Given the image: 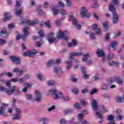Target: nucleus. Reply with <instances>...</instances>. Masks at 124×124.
Instances as JSON below:
<instances>
[{
	"label": "nucleus",
	"instance_id": "nucleus-1",
	"mask_svg": "<svg viewBox=\"0 0 124 124\" xmlns=\"http://www.w3.org/2000/svg\"><path fill=\"white\" fill-rule=\"evenodd\" d=\"M80 56H83V58L82 59V62H87V60L90 57V54L87 53V54H84L83 52H72L70 53L69 56V60L66 62L67 64V69H70L72 66V60H74V57H80Z\"/></svg>",
	"mask_w": 124,
	"mask_h": 124
},
{
	"label": "nucleus",
	"instance_id": "nucleus-2",
	"mask_svg": "<svg viewBox=\"0 0 124 124\" xmlns=\"http://www.w3.org/2000/svg\"><path fill=\"white\" fill-rule=\"evenodd\" d=\"M68 34V31H62V30H59L57 33V37H54V33L51 32L50 34H49L47 35V37L48 38V42L49 43H57L58 41H59V39L58 38H62L66 41L68 40V37H65V35Z\"/></svg>",
	"mask_w": 124,
	"mask_h": 124
},
{
	"label": "nucleus",
	"instance_id": "nucleus-3",
	"mask_svg": "<svg viewBox=\"0 0 124 124\" xmlns=\"http://www.w3.org/2000/svg\"><path fill=\"white\" fill-rule=\"evenodd\" d=\"M48 94L53 95L54 99L57 100L60 98H63L64 101H68L70 99L68 97H63L62 93V92L57 91L55 88L49 90L48 92Z\"/></svg>",
	"mask_w": 124,
	"mask_h": 124
},
{
	"label": "nucleus",
	"instance_id": "nucleus-4",
	"mask_svg": "<svg viewBox=\"0 0 124 124\" xmlns=\"http://www.w3.org/2000/svg\"><path fill=\"white\" fill-rule=\"evenodd\" d=\"M109 10L113 13V22L114 24H116L119 21V15L116 12V8L114 6V4H109Z\"/></svg>",
	"mask_w": 124,
	"mask_h": 124
},
{
	"label": "nucleus",
	"instance_id": "nucleus-5",
	"mask_svg": "<svg viewBox=\"0 0 124 124\" xmlns=\"http://www.w3.org/2000/svg\"><path fill=\"white\" fill-rule=\"evenodd\" d=\"M0 91H1V92H6V93L8 94V95H10L14 93V92H15V91H16L17 93V95L20 94V91L17 90V87L16 86H13L12 89L11 90H7V89H6V88L4 87H0Z\"/></svg>",
	"mask_w": 124,
	"mask_h": 124
},
{
	"label": "nucleus",
	"instance_id": "nucleus-6",
	"mask_svg": "<svg viewBox=\"0 0 124 124\" xmlns=\"http://www.w3.org/2000/svg\"><path fill=\"white\" fill-rule=\"evenodd\" d=\"M29 28H26L23 29L24 36L21 35L19 32H17V36L16 37V40H20V38H22V40H25L28 35H29V32L28 31Z\"/></svg>",
	"mask_w": 124,
	"mask_h": 124
},
{
	"label": "nucleus",
	"instance_id": "nucleus-7",
	"mask_svg": "<svg viewBox=\"0 0 124 124\" xmlns=\"http://www.w3.org/2000/svg\"><path fill=\"white\" fill-rule=\"evenodd\" d=\"M114 81H116V82H117V83L119 85H122V84H123V79H122V78H120L119 77H115L113 78H109L108 80V85H111V84H112Z\"/></svg>",
	"mask_w": 124,
	"mask_h": 124
},
{
	"label": "nucleus",
	"instance_id": "nucleus-8",
	"mask_svg": "<svg viewBox=\"0 0 124 124\" xmlns=\"http://www.w3.org/2000/svg\"><path fill=\"white\" fill-rule=\"evenodd\" d=\"M69 19H70V21H72L73 25H74V26H76V28L77 29L80 30V29H81V25H77V24H78V22L77 21L76 19H75V18H74V16H73V14H71L70 15Z\"/></svg>",
	"mask_w": 124,
	"mask_h": 124
},
{
	"label": "nucleus",
	"instance_id": "nucleus-9",
	"mask_svg": "<svg viewBox=\"0 0 124 124\" xmlns=\"http://www.w3.org/2000/svg\"><path fill=\"white\" fill-rule=\"evenodd\" d=\"M37 52L38 51L35 49H33L32 51L28 50L26 52L23 53L22 55L24 57H32V56H33V55L37 54Z\"/></svg>",
	"mask_w": 124,
	"mask_h": 124
},
{
	"label": "nucleus",
	"instance_id": "nucleus-10",
	"mask_svg": "<svg viewBox=\"0 0 124 124\" xmlns=\"http://www.w3.org/2000/svg\"><path fill=\"white\" fill-rule=\"evenodd\" d=\"M80 14L83 17H85V16L87 17V18L91 17V14L88 12V10L85 7H83L81 9Z\"/></svg>",
	"mask_w": 124,
	"mask_h": 124
},
{
	"label": "nucleus",
	"instance_id": "nucleus-11",
	"mask_svg": "<svg viewBox=\"0 0 124 124\" xmlns=\"http://www.w3.org/2000/svg\"><path fill=\"white\" fill-rule=\"evenodd\" d=\"M35 98L34 100L37 102H40L42 100V94L38 90H36L35 92Z\"/></svg>",
	"mask_w": 124,
	"mask_h": 124
},
{
	"label": "nucleus",
	"instance_id": "nucleus-12",
	"mask_svg": "<svg viewBox=\"0 0 124 124\" xmlns=\"http://www.w3.org/2000/svg\"><path fill=\"white\" fill-rule=\"evenodd\" d=\"M21 24H25V23H26L28 25H35L38 23V20L37 19H35L32 21H31L30 20L25 21V19H24V18H21Z\"/></svg>",
	"mask_w": 124,
	"mask_h": 124
},
{
	"label": "nucleus",
	"instance_id": "nucleus-13",
	"mask_svg": "<svg viewBox=\"0 0 124 124\" xmlns=\"http://www.w3.org/2000/svg\"><path fill=\"white\" fill-rule=\"evenodd\" d=\"M92 107L93 111H95V112L97 111L98 106L97 105V101H96V100H93V102L92 103Z\"/></svg>",
	"mask_w": 124,
	"mask_h": 124
},
{
	"label": "nucleus",
	"instance_id": "nucleus-14",
	"mask_svg": "<svg viewBox=\"0 0 124 124\" xmlns=\"http://www.w3.org/2000/svg\"><path fill=\"white\" fill-rule=\"evenodd\" d=\"M13 72L14 73H17V75L18 76H21L24 73V70H20L19 68H16L13 69Z\"/></svg>",
	"mask_w": 124,
	"mask_h": 124
},
{
	"label": "nucleus",
	"instance_id": "nucleus-15",
	"mask_svg": "<svg viewBox=\"0 0 124 124\" xmlns=\"http://www.w3.org/2000/svg\"><path fill=\"white\" fill-rule=\"evenodd\" d=\"M10 59L15 63L16 64L20 63V58L16 56H11Z\"/></svg>",
	"mask_w": 124,
	"mask_h": 124
},
{
	"label": "nucleus",
	"instance_id": "nucleus-16",
	"mask_svg": "<svg viewBox=\"0 0 124 124\" xmlns=\"http://www.w3.org/2000/svg\"><path fill=\"white\" fill-rule=\"evenodd\" d=\"M57 6L56 5H52L51 6V9L53 11V15L54 16L59 14V10L57 9Z\"/></svg>",
	"mask_w": 124,
	"mask_h": 124
},
{
	"label": "nucleus",
	"instance_id": "nucleus-17",
	"mask_svg": "<svg viewBox=\"0 0 124 124\" xmlns=\"http://www.w3.org/2000/svg\"><path fill=\"white\" fill-rule=\"evenodd\" d=\"M5 110V107H1L0 108V115L2 116L3 117H7L8 114L5 112L4 111Z\"/></svg>",
	"mask_w": 124,
	"mask_h": 124
},
{
	"label": "nucleus",
	"instance_id": "nucleus-18",
	"mask_svg": "<svg viewBox=\"0 0 124 124\" xmlns=\"http://www.w3.org/2000/svg\"><path fill=\"white\" fill-rule=\"evenodd\" d=\"M109 123L108 124H116L115 123V120H114V116L113 115H109L107 118Z\"/></svg>",
	"mask_w": 124,
	"mask_h": 124
},
{
	"label": "nucleus",
	"instance_id": "nucleus-19",
	"mask_svg": "<svg viewBox=\"0 0 124 124\" xmlns=\"http://www.w3.org/2000/svg\"><path fill=\"white\" fill-rule=\"evenodd\" d=\"M96 53L98 57H102L103 58H105V53L103 50L101 49H98Z\"/></svg>",
	"mask_w": 124,
	"mask_h": 124
},
{
	"label": "nucleus",
	"instance_id": "nucleus-20",
	"mask_svg": "<svg viewBox=\"0 0 124 124\" xmlns=\"http://www.w3.org/2000/svg\"><path fill=\"white\" fill-rule=\"evenodd\" d=\"M11 18H12V16H10V14L8 13H5L4 14V18L3 19V22H6L8 21Z\"/></svg>",
	"mask_w": 124,
	"mask_h": 124
},
{
	"label": "nucleus",
	"instance_id": "nucleus-21",
	"mask_svg": "<svg viewBox=\"0 0 124 124\" xmlns=\"http://www.w3.org/2000/svg\"><path fill=\"white\" fill-rule=\"evenodd\" d=\"M77 45V41L75 39H73L72 43H70L68 44V47H74Z\"/></svg>",
	"mask_w": 124,
	"mask_h": 124
},
{
	"label": "nucleus",
	"instance_id": "nucleus-22",
	"mask_svg": "<svg viewBox=\"0 0 124 124\" xmlns=\"http://www.w3.org/2000/svg\"><path fill=\"white\" fill-rule=\"evenodd\" d=\"M16 15H17V16H19L22 14V13L23 12V9H16L15 11Z\"/></svg>",
	"mask_w": 124,
	"mask_h": 124
},
{
	"label": "nucleus",
	"instance_id": "nucleus-23",
	"mask_svg": "<svg viewBox=\"0 0 124 124\" xmlns=\"http://www.w3.org/2000/svg\"><path fill=\"white\" fill-rule=\"evenodd\" d=\"M0 35L1 36H2V37H6L8 35L6 30H2L0 31Z\"/></svg>",
	"mask_w": 124,
	"mask_h": 124
},
{
	"label": "nucleus",
	"instance_id": "nucleus-24",
	"mask_svg": "<svg viewBox=\"0 0 124 124\" xmlns=\"http://www.w3.org/2000/svg\"><path fill=\"white\" fill-rule=\"evenodd\" d=\"M109 66H112V65H115V66H118L119 65V63L117 62L112 61V62H108Z\"/></svg>",
	"mask_w": 124,
	"mask_h": 124
},
{
	"label": "nucleus",
	"instance_id": "nucleus-25",
	"mask_svg": "<svg viewBox=\"0 0 124 124\" xmlns=\"http://www.w3.org/2000/svg\"><path fill=\"white\" fill-rule=\"evenodd\" d=\"M36 11H37L38 13H39L40 15H42V14H43V11L41 10L40 5H38Z\"/></svg>",
	"mask_w": 124,
	"mask_h": 124
},
{
	"label": "nucleus",
	"instance_id": "nucleus-26",
	"mask_svg": "<svg viewBox=\"0 0 124 124\" xmlns=\"http://www.w3.org/2000/svg\"><path fill=\"white\" fill-rule=\"evenodd\" d=\"M4 75H7V76H8V77H12V74H11V73H10V72H8L7 73H6L5 72H3L0 75V76L1 77L4 76Z\"/></svg>",
	"mask_w": 124,
	"mask_h": 124
},
{
	"label": "nucleus",
	"instance_id": "nucleus-27",
	"mask_svg": "<svg viewBox=\"0 0 124 124\" xmlns=\"http://www.w3.org/2000/svg\"><path fill=\"white\" fill-rule=\"evenodd\" d=\"M13 120H20L21 119V114H17L16 113L13 118Z\"/></svg>",
	"mask_w": 124,
	"mask_h": 124
},
{
	"label": "nucleus",
	"instance_id": "nucleus-28",
	"mask_svg": "<svg viewBox=\"0 0 124 124\" xmlns=\"http://www.w3.org/2000/svg\"><path fill=\"white\" fill-rule=\"evenodd\" d=\"M115 57V54L114 53H110L108 56L107 60L108 61H110V60H112L113 58Z\"/></svg>",
	"mask_w": 124,
	"mask_h": 124
},
{
	"label": "nucleus",
	"instance_id": "nucleus-29",
	"mask_svg": "<svg viewBox=\"0 0 124 124\" xmlns=\"http://www.w3.org/2000/svg\"><path fill=\"white\" fill-rule=\"evenodd\" d=\"M96 116L99 118V119H103V115L100 111H97L95 113Z\"/></svg>",
	"mask_w": 124,
	"mask_h": 124
},
{
	"label": "nucleus",
	"instance_id": "nucleus-30",
	"mask_svg": "<svg viewBox=\"0 0 124 124\" xmlns=\"http://www.w3.org/2000/svg\"><path fill=\"white\" fill-rule=\"evenodd\" d=\"M38 34L40 37H44V31L42 29L38 31Z\"/></svg>",
	"mask_w": 124,
	"mask_h": 124
},
{
	"label": "nucleus",
	"instance_id": "nucleus-31",
	"mask_svg": "<svg viewBox=\"0 0 124 124\" xmlns=\"http://www.w3.org/2000/svg\"><path fill=\"white\" fill-rule=\"evenodd\" d=\"M118 45V42H112L111 43V44L110 45V46L112 47V48H114V49H116L115 47Z\"/></svg>",
	"mask_w": 124,
	"mask_h": 124
},
{
	"label": "nucleus",
	"instance_id": "nucleus-32",
	"mask_svg": "<svg viewBox=\"0 0 124 124\" xmlns=\"http://www.w3.org/2000/svg\"><path fill=\"white\" fill-rule=\"evenodd\" d=\"M60 13L62 16H65V15H67V12L64 9L60 10Z\"/></svg>",
	"mask_w": 124,
	"mask_h": 124
},
{
	"label": "nucleus",
	"instance_id": "nucleus-33",
	"mask_svg": "<svg viewBox=\"0 0 124 124\" xmlns=\"http://www.w3.org/2000/svg\"><path fill=\"white\" fill-rule=\"evenodd\" d=\"M53 64H54V61H53V60L48 61L46 63L47 67H50V66Z\"/></svg>",
	"mask_w": 124,
	"mask_h": 124
},
{
	"label": "nucleus",
	"instance_id": "nucleus-34",
	"mask_svg": "<svg viewBox=\"0 0 124 124\" xmlns=\"http://www.w3.org/2000/svg\"><path fill=\"white\" fill-rule=\"evenodd\" d=\"M97 0H94V4L92 5V7H93V8H96V7H98V5L97 4V3H96ZM104 1H107V0H104Z\"/></svg>",
	"mask_w": 124,
	"mask_h": 124
},
{
	"label": "nucleus",
	"instance_id": "nucleus-35",
	"mask_svg": "<svg viewBox=\"0 0 124 124\" xmlns=\"http://www.w3.org/2000/svg\"><path fill=\"white\" fill-rule=\"evenodd\" d=\"M37 77L39 80H40V81H44V78H43V76H42V75L39 74L37 75Z\"/></svg>",
	"mask_w": 124,
	"mask_h": 124
},
{
	"label": "nucleus",
	"instance_id": "nucleus-36",
	"mask_svg": "<svg viewBox=\"0 0 124 124\" xmlns=\"http://www.w3.org/2000/svg\"><path fill=\"white\" fill-rule=\"evenodd\" d=\"M56 84V82L54 80H49L47 82V85L48 86H53Z\"/></svg>",
	"mask_w": 124,
	"mask_h": 124
},
{
	"label": "nucleus",
	"instance_id": "nucleus-37",
	"mask_svg": "<svg viewBox=\"0 0 124 124\" xmlns=\"http://www.w3.org/2000/svg\"><path fill=\"white\" fill-rule=\"evenodd\" d=\"M103 29L105 31L108 30V24L107 23H104L103 24Z\"/></svg>",
	"mask_w": 124,
	"mask_h": 124
},
{
	"label": "nucleus",
	"instance_id": "nucleus-38",
	"mask_svg": "<svg viewBox=\"0 0 124 124\" xmlns=\"http://www.w3.org/2000/svg\"><path fill=\"white\" fill-rule=\"evenodd\" d=\"M72 93H75V94H77V93H79V91L78 90V89L76 88H73L72 89Z\"/></svg>",
	"mask_w": 124,
	"mask_h": 124
},
{
	"label": "nucleus",
	"instance_id": "nucleus-39",
	"mask_svg": "<svg viewBox=\"0 0 124 124\" xmlns=\"http://www.w3.org/2000/svg\"><path fill=\"white\" fill-rule=\"evenodd\" d=\"M100 75H99L98 73H96L95 74V76L94 77V81H98L99 80L100 78Z\"/></svg>",
	"mask_w": 124,
	"mask_h": 124
},
{
	"label": "nucleus",
	"instance_id": "nucleus-40",
	"mask_svg": "<svg viewBox=\"0 0 124 124\" xmlns=\"http://www.w3.org/2000/svg\"><path fill=\"white\" fill-rule=\"evenodd\" d=\"M73 112V109H66L64 110V114H70V113H72Z\"/></svg>",
	"mask_w": 124,
	"mask_h": 124
},
{
	"label": "nucleus",
	"instance_id": "nucleus-41",
	"mask_svg": "<svg viewBox=\"0 0 124 124\" xmlns=\"http://www.w3.org/2000/svg\"><path fill=\"white\" fill-rule=\"evenodd\" d=\"M71 80L72 82H77V78H75V75H72L71 77Z\"/></svg>",
	"mask_w": 124,
	"mask_h": 124
},
{
	"label": "nucleus",
	"instance_id": "nucleus-42",
	"mask_svg": "<svg viewBox=\"0 0 124 124\" xmlns=\"http://www.w3.org/2000/svg\"><path fill=\"white\" fill-rule=\"evenodd\" d=\"M119 35H121V31H117L114 34V38H117Z\"/></svg>",
	"mask_w": 124,
	"mask_h": 124
},
{
	"label": "nucleus",
	"instance_id": "nucleus-43",
	"mask_svg": "<svg viewBox=\"0 0 124 124\" xmlns=\"http://www.w3.org/2000/svg\"><path fill=\"white\" fill-rule=\"evenodd\" d=\"M90 37L91 39L94 40L95 39V34L94 33L92 32L90 35Z\"/></svg>",
	"mask_w": 124,
	"mask_h": 124
},
{
	"label": "nucleus",
	"instance_id": "nucleus-44",
	"mask_svg": "<svg viewBox=\"0 0 124 124\" xmlns=\"http://www.w3.org/2000/svg\"><path fill=\"white\" fill-rule=\"evenodd\" d=\"M58 5L60 7H64L65 4L64 2L60 1L58 2Z\"/></svg>",
	"mask_w": 124,
	"mask_h": 124
},
{
	"label": "nucleus",
	"instance_id": "nucleus-45",
	"mask_svg": "<svg viewBox=\"0 0 124 124\" xmlns=\"http://www.w3.org/2000/svg\"><path fill=\"white\" fill-rule=\"evenodd\" d=\"M74 107L75 108H76V109H77V110H79V109H80V108H81V107L80 106V105H79L78 103H76L75 105H74Z\"/></svg>",
	"mask_w": 124,
	"mask_h": 124
},
{
	"label": "nucleus",
	"instance_id": "nucleus-46",
	"mask_svg": "<svg viewBox=\"0 0 124 124\" xmlns=\"http://www.w3.org/2000/svg\"><path fill=\"white\" fill-rule=\"evenodd\" d=\"M72 124H89V122H88V121H83L82 122H80L79 124H78V123H74Z\"/></svg>",
	"mask_w": 124,
	"mask_h": 124
},
{
	"label": "nucleus",
	"instance_id": "nucleus-47",
	"mask_svg": "<svg viewBox=\"0 0 124 124\" xmlns=\"http://www.w3.org/2000/svg\"><path fill=\"white\" fill-rule=\"evenodd\" d=\"M117 102H124V98L121 97H118L117 98Z\"/></svg>",
	"mask_w": 124,
	"mask_h": 124
},
{
	"label": "nucleus",
	"instance_id": "nucleus-48",
	"mask_svg": "<svg viewBox=\"0 0 124 124\" xmlns=\"http://www.w3.org/2000/svg\"><path fill=\"white\" fill-rule=\"evenodd\" d=\"M11 82H14V83H16V82H18L19 78H13L10 80Z\"/></svg>",
	"mask_w": 124,
	"mask_h": 124
},
{
	"label": "nucleus",
	"instance_id": "nucleus-49",
	"mask_svg": "<svg viewBox=\"0 0 124 124\" xmlns=\"http://www.w3.org/2000/svg\"><path fill=\"white\" fill-rule=\"evenodd\" d=\"M66 3L67 7H71V1H70L69 0H67Z\"/></svg>",
	"mask_w": 124,
	"mask_h": 124
},
{
	"label": "nucleus",
	"instance_id": "nucleus-50",
	"mask_svg": "<svg viewBox=\"0 0 124 124\" xmlns=\"http://www.w3.org/2000/svg\"><path fill=\"white\" fill-rule=\"evenodd\" d=\"M78 118L79 120H82V119H83V118H84V115H83L82 113H80V114H78Z\"/></svg>",
	"mask_w": 124,
	"mask_h": 124
},
{
	"label": "nucleus",
	"instance_id": "nucleus-51",
	"mask_svg": "<svg viewBox=\"0 0 124 124\" xmlns=\"http://www.w3.org/2000/svg\"><path fill=\"white\" fill-rule=\"evenodd\" d=\"M80 104L81 105H83V106H87V105L88 104V103H87V102L81 100L80 101Z\"/></svg>",
	"mask_w": 124,
	"mask_h": 124
},
{
	"label": "nucleus",
	"instance_id": "nucleus-52",
	"mask_svg": "<svg viewBox=\"0 0 124 124\" xmlns=\"http://www.w3.org/2000/svg\"><path fill=\"white\" fill-rule=\"evenodd\" d=\"M95 31L96 34H100V33H101V30H100V29L99 28H98L96 30H95Z\"/></svg>",
	"mask_w": 124,
	"mask_h": 124
},
{
	"label": "nucleus",
	"instance_id": "nucleus-53",
	"mask_svg": "<svg viewBox=\"0 0 124 124\" xmlns=\"http://www.w3.org/2000/svg\"><path fill=\"white\" fill-rule=\"evenodd\" d=\"M60 70H62V68H61L60 67H56L54 68V71L56 73H57V72H59Z\"/></svg>",
	"mask_w": 124,
	"mask_h": 124
},
{
	"label": "nucleus",
	"instance_id": "nucleus-54",
	"mask_svg": "<svg viewBox=\"0 0 124 124\" xmlns=\"http://www.w3.org/2000/svg\"><path fill=\"white\" fill-rule=\"evenodd\" d=\"M45 25L46 26V28H48V29H50L51 27V26L50 25V22L49 21H46L45 22Z\"/></svg>",
	"mask_w": 124,
	"mask_h": 124
},
{
	"label": "nucleus",
	"instance_id": "nucleus-55",
	"mask_svg": "<svg viewBox=\"0 0 124 124\" xmlns=\"http://www.w3.org/2000/svg\"><path fill=\"white\" fill-rule=\"evenodd\" d=\"M18 82L20 83V84H23L25 83V78H22L20 79H18Z\"/></svg>",
	"mask_w": 124,
	"mask_h": 124
},
{
	"label": "nucleus",
	"instance_id": "nucleus-56",
	"mask_svg": "<svg viewBox=\"0 0 124 124\" xmlns=\"http://www.w3.org/2000/svg\"><path fill=\"white\" fill-rule=\"evenodd\" d=\"M16 114L21 115V109L16 108Z\"/></svg>",
	"mask_w": 124,
	"mask_h": 124
},
{
	"label": "nucleus",
	"instance_id": "nucleus-57",
	"mask_svg": "<svg viewBox=\"0 0 124 124\" xmlns=\"http://www.w3.org/2000/svg\"><path fill=\"white\" fill-rule=\"evenodd\" d=\"M21 1H16V7H20V5L21 4Z\"/></svg>",
	"mask_w": 124,
	"mask_h": 124
},
{
	"label": "nucleus",
	"instance_id": "nucleus-58",
	"mask_svg": "<svg viewBox=\"0 0 124 124\" xmlns=\"http://www.w3.org/2000/svg\"><path fill=\"white\" fill-rule=\"evenodd\" d=\"M26 98L28 100H31V95L29 94H26Z\"/></svg>",
	"mask_w": 124,
	"mask_h": 124
},
{
	"label": "nucleus",
	"instance_id": "nucleus-59",
	"mask_svg": "<svg viewBox=\"0 0 124 124\" xmlns=\"http://www.w3.org/2000/svg\"><path fill=\"white\" fill-rule=\"evenodd\" d=\"M81 71L84 74H86L87 73V71L86 70V68L82 67L81 68Z\"/></svg>",
	"mask_w": 124,
	"mask_h": 124
},
{
	"label": "nucleus",
	"instance_id": "nucleus-60",
	"mask_svg": "<svg viewBox=\"0 0 124 124\" xmlns=\"http://www.w3.org/2000/svg\"><path fill=\"white\" fill-rule=\"evenodd\" d=\"M5 43H6V41H5V40L0 39V44H5Z\"/></svg>",
	"mask_w": 124,
	"mask_h": 124
},
{
	"label": "nucleus",
	"instance_id": "nucleus-61",
	"mask_svg": "<svg viewBox=\"0 0 124 124\" xmlns=\"http://www.w3.org/2000/svg\"><path fill=\"white\" fill-rule=\"evenodd\" d=\"M60 123L61 124H66V121L64 119H62L60 121Z\"/></svg>",
	"mask_w": 124,
	"mask_h": 124
},
{
	"label": "nucleus",
	"instance_id": "nucleus-62",
	"mask_svg": "<svg viewBox=\"0 0 124 124\" xmlns=\"http://www.w3.org/2000/svg\"><path fill=\"white\" fill-rule=\"evenodd\" d=\"M25 86L26 87V88H29L30 89V88H31V83H25Z\"/></svg>",
	"mask_w": 124,
	"mask_h": 124
},
{
	"label": "nucleus",
	"instance_id": "nucleus-63",
	"mask_svg": "<svg viewBox=\"0 0 124 124\" xmlns=\"http://www.w3.org/2000/svg\"><path fill=\"white\" fill-rule=\"evenodd\" d=\"M14 27H15V26H14V24H9L8 26V28L10 30L13 29V28H14Z\"/></svg>",
	"mask_w": 124,
	"mask_h": 124
},
{
	"label": "nucleus",
	"instance_id": "nucleus-64",
	"mask_svg": "<svg viewBox=\"0 0 124 124\" xmlns=\"http://www.w3.org/2000/svg\"><path fill=\"white\" fill-rule=\"evenodd\" d=\"M97 28V25L96 24H94L93 27V31H96Z\"/></svg>",
	"mask_w": 124,
	"mask_h": 124
}]
</instances>
